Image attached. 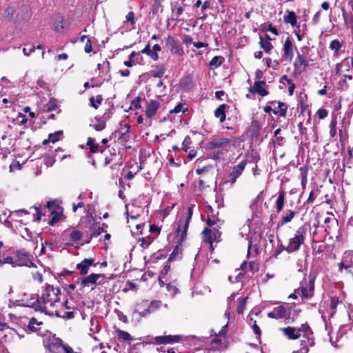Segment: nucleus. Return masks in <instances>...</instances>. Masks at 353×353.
<instances>
[{
  "instance_id": "f257e3e1",
  "label": "nucleus",
  "mask_w": 353,
  "mask_h": 353,
  "mask_svg": "<svg viewBox=\"0 0 353 353\" xmlns=\"http://www.w3.org/2000/svg\"><path fill=\"white\" fill-rule=\"evenodd\" d=\"M61 290L59 288H54L52 285H47L46 288L41 292V296L32 302V307L37 310L45 312L46 314L51 316L56 315L59 317L72 319L73 318V312H62L58 310V306L61 305L60 301Z\"/></svg>"
},
{
  "instance_id": "f03ea898",
  "label": "nucleus",
  "mask_w": 353,
  "mask_h": 353,
  "mask_svg": "<svg viewBox=\"0 0 353 353\" xmlns=\"http://www.w3.org/2000/svg\"><path fill=\"white\" fill-rule=\"evenodd\" d=\"M281 330L290 340L298 339L303 335L307 338V341L310 342V346H313L314 344V340L310 337L312 331L307 323L302 324L299 327H286L281 328Z\"/></svg>"
},
{
  "instance_id": "7ed1b4c3",
  "label": "nucleus",
  "mask_w": 353,
  "mask_h": 353,
  "mask_svg": "<svg viewBox=\"0 0 353 353\" xmlns=\"http://www.w3.org/2000/svg\"><path fill=\"white\" fill-rule=\"evenodd\" d=\"M306 232L307 227L305 225L299 228L294 236L289 239L288 245L286 247L282 245H281V249L285 250L288 252H293L299 250L300 246L304 243Z\"/></svg>"
},
{
  "instance_id": "20e7f679",
  "label": "nucleus",
  "mask_w": 353,
  "mask_h": 353,
  "mask_svg": "<svg viewBox=\"0 0 353 353\" xmlns=\"http://www.w3.org/2000/svg\"><path fill=\"white\" fill-rule=\"evenodd\" d=\"M105 282V276L103 274H91L83 278L80 286L81 288H91L94 289V286L97 285H103Z\"/></svg>"
},
{
  "instance_id": "39448f33",
  "label": "nucleus",
  "mask_w": 353,
  "mask_h": 353,
  "mask_svg": "<svg viewBox=\"0 0 353 353\" xmlns=\"http://www.w3.org/2000/svg\"><path fill=\"white\" fill-rule=\"evenodd\" d=\"M314 288V282L313 279H310L309 281V286H301L297 288L296 290V293L298 296H301L303 299L310 298L313 295V291Z\"/></svg>"
},
{
  "instance_id": "423d86ee",
  "label": "nucleus",
  "mask_w": 353,
  "mask_h": 353,
  "mask_svg": "<svg viewBox=\"0 0 353 353\" xmlns=\"http://www.w3.org/2000/svg\"><path fill=\"white\" fill-rule=\"evenodd\" d=\"M231 140L227 138H219L214 139L208 143V148L210 149H215L218 148H225L226 150H230Z\"/></svg>"
},
{
  "instance_id": "0eeeda50",
  "label": "nucleus",
  "mask_w": 353,
  "mask_h": 353,
  "mask_svg": "<svg viewBox=\"0 0 353 353\" xmlns=\"http://www.w3.org/2000/svg\"><path fill=\"white\" fill-rule=\"evenodd\" d=\"M246 164V161H243L240 163L232 168V172L229 175L230 181L232 183H234L236 181V179L241 174V173L245 169Z\"/></svg>"
},
{
  "instance_id": "6e6552de",
  "label": "nucleus",
  "mask_w": 353,
  "mask_h": 353,
  "mask_svg": "<svg viewBox=\"0 0 353 353\" xmlns=\"http://www.w3.org/2000/svg\"><path fill=\"white\" fill-rule=\"evenodd\" d=\"M181 339L180 335H168L156 336L154 339L157 344H168L172 343H177Z\"/></svg>"
},
{
  "instance_id": "1a4fd4ad",
  "label": "nucleus",
  "mask_w": 353,
  "mask_h": 353,
  "mask_svg": "<svg viewBox=\"0 0 353 353\" xmlns=\"http://www.w3.org/2000/svg\"><path fill=\"white\" fill-rule=\"evenodd\" d=\"M95 260L93 258L85 259L81 263L77 265V269L79 270V274L84 275L86 274L89 270L90 266L95 265Z\"/></svg>"
},
{
  "instance_id": "9d476101",
  "label": "nucleus",
  "mask_w": 353,
  "mask_h": 353,
  "mask_svg": "<svg viewBox=\"0 0 353 353\" xmlns=\"http://www.w3.org/2000/svg\"><path fill=\"white\" fill-rule=\"evenodd\" d=\"M226 347V339L224 336L220 335L211 340L210 347L212 350H220Z\"/></svg>"
},
{
  "instance_id": "9b49d317",
  "label": "nucleus",
  "mask_w": 353,
  "mask_h": 353,
  "mask_svg": "<svg viewBox=\"0 0 353 353\" xmlns=\"http://www.w3.org/2000/svg\"><path fill=\"white\" fill-rule=\"evenodd\" d=\"M287 316V310L284 306H279L268 313V316L272 319H283Z\"/></svg>"
},
{
  "instance_id": "f8f14e48",
  "label": "nucleus",
  "mask_w": 353,
  "mask_h": 353,
  "mask_svg": "<svg viewBox=\"0 0 353 353\" xmlns=\"http://www.w3.org/2000/svg\"><path fill=\"white\" fill-rule=\"evenodd\" d=\"M265 83V82L263 81H256L253 88H250L249 91L252 93H258L261 96L265 97L268 94V91L263 87Z\"/></svg>"
},
{
  "instance_id": "ddd939ff",
  "label": "nucleus",
  "mask_w": 353,
  "mask_h": 353,
  "mask_svg": "<svg viewBox=\"0 0 353 353\" xmlns=\"http://www.w3.org/2000/svg\"><path fill=\"white\" fill-rule=\"evenodd\" d=\"M216 230L205 228L202 232L203 241L210 245L212 248L213 241L216 239Z\"/></svg>"
},
{
  "instance_id": "4468645a",
  "label": "nucleus",
  "mask_w": 353,
  "mask_h": 353,
  "mask_svg": "<svg viewBox=\"0 0 353 353\" xmlns=\"http://www.w3.org/2000/svg\"><path fill=\"white\" fill-rule=\"evenodd\" d=\"M283 51L285 59L292 61L294 56V52L292 43L290 38H287L284 42Z\"/></svg>"
},
{
  "instance_id": "2eb2a0df",
  "label": "nucleus",
  "mask_w": 353,
  "mask_h": 353,
  "mask_svg": "<svg viewBox=\"0 0 353 353\" xmlns=\"http://www.w3.org/2000/svg\"><path fill=\"white\" fill-rule=\"evenodd\" d=\"M159 108V103L157 101H150L146 107L145 114L148 118L152 117Z\"/></svg>"
},
{
  "instance_id": "dca6fc26",
  "label": "nucleus",
  "mask_w": 353,
  "mask_h": 353,
  "mask_svg": "<svg viewBox=\"0 0 353 353\" xmlns=\"http://www.w3.org/2000/svg\"><path fill=\"white\" fill-rule=\"evenodd\" d=\"M223 224V221L220 219L216 216H212L211 218H209L207 221V225L209 227L213 228V230H216L218 232L219 228Z\"/></svg>"
},
{
  "instance_id": "f3484780",
  "label": "nucleus",
  "mask_w": 353,
  "mask_h": 353,
  "mask_svg": "<svg viewBox=\"0 0 353 353\" xmlns=\"http://www.w3.org/2000/svg\"><path fill=\"white\" fill-rule=\"evenodd\" d=\"M294 65L301 71H302L305 70V68L309 65V61L306 60L301 54L298 53L297 61L294 63Z\"/></svg>"
},
{
  "instance_id": "a211bd4d",
  "label": "nucleus",
  "mask_w": 353,
  "mask_h": 353,
  "mask_svg": "<svg viewBox=\"0 0 353 353\" xmlns=\"http://www.w3.org/2000/svg\"><path fill=\"white\" fill-rule=\"evenodd\" d=\"M192 207H189L188 208V216H187V219L185 220V223H184V225H183V230L181 234V241L182 242L186 237V234H187V230L188 228V225H189V223H190V220L192 218Z\"/></svg>"
},
{
  "instance_id": "6ab92c4d",
  "label": "nucleus",
  "mask_w": 353,
  "mask_h": 353,
  "mask_svg": "<svg viewBox=\"0 0 353 353\" xmlns=\"http://www.w3.org/2000/svg\"><path fill=\"white\" fill-rule=\"evenodd\" d=\"M283 20L285 23H290L292 26H295L297 23V19L295 13L292 11L288 12L283 16Z\"/></svg>"
},
{
  "instance_id": "aec40b11",
  "label": "nucleus",
  "mask_w": 353,
  "mask_h": 353,
  "mask_svg": "<svg viewBox=\"0 0 353 353\" xmlns=\"http://www.w3.org/2000/svg\"><path fill=\"white\" fill-rule=\"evenodd\" d=\"M226 108V105L222 104L220 105L214 111V115L216 118L220 119V121L222 123L225 120V109Z\"/></svg>"
},
{
  "instance_id": "412c9836",
  "label": "nucleus",
  "mask_w": 353,
  "mask_h": 353,
  "mask_svg": "<svg viewBox=\"0 0 353 353\" xmlns=\"http://www.w3.org/2000/svg\"><path fill=\"white\" fill-rule=\"evenodd\" d=\"M41 325V321H38L35 317H32L29 321L28 327L31 331L37 332L40 329L39 326Z\"/></svg>"
},
{
  "instance_id": "4be33fe9",
  "label": "nucleus",
  "mask_w": 353,
  "mask_h": 353,
  "mask_svg": "<svg viewBox=\"0 0 353 353\" xmlns=\"http://www.w3.org/2000/svg\"><path fill=\"white\" fill-rule=\"evenodd\" d=\"M285 192L283 190H280L276 199V210L278 212L281 211L284 206Z\"/></svg>"
},
{
  "instance_id": "5701e85b",
  "label": "nucleus",
  "mask_w": 353,
  "mask_h": 353,
  "mask_svg": "<svg viewBox=\"0 0 353 353\" xmlns=\"http://www.w3.org/2000/svg\"><path fill=\"white\" fill-rule=\"evenodd\" d=\"M90 125L94 128L97 131H101L105 128V123L103 121H101L96 117L94 120L92 121V123Z\"/></svg>"
},
{
  "instance_id": "b1692460",
  "label": "nucleus",
  "mask_w": 353,
  "mask_h": 353,
  "mask_svg": "<svg viewBox=\"0 0 353 353\" xmlns=\"http://www.w3.org/2000/svg\"><path fill=\"white\" fill-rule=\"evenodd\" d=\"M261 48H262L264 51L267 53H270V52L272 50L273 46L270 41H269L267 39H263V37H260V42H259Z\"/></svg>"
},
{
  "instance_id": "393cba45",
  "label": "nucleus",
  "mask_w": 353,
  "mask_h": 353,
  "mask_svg": "<svg viewBox=\"0 0 353 353\" xmlns=\"http://www.w3.org/2000/svg\"><path fill=\"white\" fill-rule=\"evenodd\" d=\"M61 134H62L61 131H58V132H57L55 133H52V134H49L48 139H45L43 141V145H46L50 141H51L52 143H55L56 141H57L59 140V136Z\"/></svg>"
},
{
  "instance_id": "a878e982",
  "label": "nucleus",
  "mask_w": 353,
  "mask_h": 353,
  "mask_svg": "<svg viewBox=\"0 0 353 353\" xmlns=\"http://www.w3.org/2000/svg\"><path fill=\"white\" fill-rule=\"evenodd\" d=\"M103 98L101 95H97L96 97H91L90 98V103L92 107L97 109L99 105L101 103Z\"/></svg>"
},
{
  "instance_id": "bb28decb",
  "label": "nucleus",
  "mask_w": 353,
  "mask_h": 353,
  "mask_svg": "<svg viewBox=\"0 0 353 353\" xmlns=\"http://www.w3.org/2000/svg\"><path fill=\"white\" fill-rule=\"evenodd\" d=\"M141 52L149 55L153 60L156 61L159 58L157 52H153L149 45H147L142 50Z\"/></svg>"
},
{
  "instance_id": "cd10ccee",
  "label": "nucleus",
  "mask_w": 353,
  "mask_h": 353,
  "mask_svg": "<svg viewBox=\"0 0 353 353\" xmlns=\"http://www.w3.org/2000/svg\"><path fill=\"white\" fill-rule=\"evenodd\" d=\"M299 171L301 172V186L303 189H305L307 180V169L305 167H301L299 168Z\"/></svg>"
},
{
  "instance_id": "c85d7f7f",
  "label": "nucleus",
  "mask_w": 353,
  "mask_h": 353,
  "mask_svg": "<svg viewBox=\"0 0 353 353\" xmlns=\"http://www.w3.org/2000/svg\"><path fill=\"white\" fill-rule=\"evenodd\" d=\"M92 236L94 237L98 236L104 231L103 226H101L99 223H94L92 225Z\"/></svg>"
},
{
  "instance_id": "c756f323",
  "label": "nucleus",
  "mask_w": 353,
  "mask_h": 353,
  "mask_svg": "<svg viewBox=\"0 0 353 353\" xmlns=\"http://www.w3.org/2000/svg\"><path fill=\"white\" fill-rule=\"evenodd\" d=\"M165 68L163 66H157L151 71L152 76L154 77H161L165 73Z\"/></svg>"
},
{
  "instance_id": "7c9ffc66",
  "label": "nucleus",
  "mask_w": 353,
  "mask_h": 353,
  "mask_svg": "<svg viewBox=\"0 0 353 353\" xmlns=\"http://www.w3.org/2000/svg\"><path fill=\"white\" fill-rule=\"evenodd\" d=\"M246 300L247 297L238 299L239 305L236 310L239 314H242L243 312L246 305Z\"/></svg>"
},
{
  "instance_id": "2f4dec72",
  "label": "nucleus",
  "mask_w": 353,
  "mask_h": 353,
  "mask_svg": "<svg viewBox=\"0 0 353 353\" xmlns=\"http://www.w3.org/2000/svg\"><path fill=\"white\" fill-rule=\"evenodd\" d=\"M87 145L89 146L92 152H97L98 150V144L94 143V139L89 137L87 141Z\"/></svg>"
},
{
  "instance_id": "473e14b6",
  "label": "nucleus",
  "mask_w": 353,
  "mask_h": 353,
  "mask_svg": "<svg viewBox=\"0 0 353 353\" xmlns=\"http://www.w3.org/2000/svg\"><path fill=\"white\" fill-rule=\"evenodd\" d=\"M223 60V59L221 57L216 56L213 57L212 60L210 61V65L219 67L222 64Z\"/></svg>"
},
{
  "instance_id": "72a5a7b5",
  "label": "nucleus",
  "mask_w": 353,
  "mask_h": 353,
  "mask_svg": "<svg viewBox=\"0 0 353 353\" xmlns=\"http://www.w3.org/2000/svg\"><path fill=\"white\" fill-rule=\"evenodd\" d=\"M295 212L292 210H289L286 215L283 216L282 218L283 223H288L290 222L292 219L294 217Z\"/></svg>"
},
{
  "instance_id": "f704fd0d",
  "label": "nucleus",
  "mask_w": 353,
  "mask_h": 353,
  "mask_svg": "<svg viewBox=\"0 0 353 353\" xmlns=\"http://www.w3.org/2000/svg\"><path fill=\"white\" fill-rule=\"evenodd\" d=\"M307 343H309L310 345V342H308L307 341V340H302L301 341V347L299 350V353H308L309 352V347L307 346Z\"/></svg>"
},
{
  "instance_id": "c9c22d12",
  "label": "nucleus",
  "mask_w": 353,
  "mask_h": 353,
  "mask_svg": "<svg viewBox=\"0 0 353 353\" xmlns=\"http://www.w3.org/2000/svg\"><path fill=\"white\" fill-rule=\"evenodd\" d=\"M352 79V77L351 75H344V78L342 81L339 83V89L345 90L347 88L346 83L348 81H351Z\"/></svg>"
},
{
  "instance_id": "e433bc0d",
  "label": "nucleus",
  "mask_w": 353,
  "mask_h": 353,
  "mask_svg": "<svg viewBox=\"0 0 353 353\" xmlns=\"http://www.w3.org/2000/svg\"><path fill=\"white\" fill-rule=\"evenodd\" d=\"M341 46L342 45L338 39L333 40L330 44V48L335 52H338Z\"/></svg>"
},
{
  "instance_id": "4c0bfd02",
  "label": "nucleus",
  "mask_w": 353,
  "mask_h": 353,
  "mask_svg": "<svg viewBox=\"0 0 353 353\" xmlns=\"http://www.w3.org/2000/svg\"><path fill=\"white\" fill-rule=\"evenodd\" d=\"M82 235L81 232L78 230H73L70 233V239L73 241H79L81 238Z\"/></svg>"
},
{
  "instance_id": "58836bf2",
  "label": "nucleus",
  "mask_w": 353,
  "mask_h": 353,
  "mask_svg": "<svg viewBox=\"0 0 353 353\" xmlns=\"http://www.w3.org/2000/svg\"><path fill=\"white\" fill-rule=\"evenodd\" d=\"M184 105L183 103L177 104L174 109L170 110V113H179L181 112H185L187 110V108H183Z\"/></svg>"
},
{
  "instance_id": "ea45409f",
  "label": "nucleus",
  "mask_w": 353,
  "mask_h": 353,
  "mask_svg": "<svg viewBox=\"0 0 353 353\" xmlns=\"http://www.w3.org/2000/svg\"><path fill=\"white\" fill-rule=\"evenodd\" d=\"M191 139L189 136H187L185 137V138L184 139L183 141V143H182V147H183V149L186 152H188V150L190 149V145L191 144Z\"/></svg>"
},
{
  "instance_id": "a19ab883",
  "label": "nucleus",
  "mask_w": 353,
  "mask_h": 353,
  "mask_svg": "<svg viewBox=\"0 0 353 353\" xmlns=\"http://www.w3.org/2000/svg\"><path fill=\"white\" fill-rule=\"evenodd\" d=\"M14 14V9L12 7H8L4 12V17L8 19H11Z\"/></svg>"
},
{
  "instance_id": "79ce46f5",
  "label": "nucleus",
  "mask_w": 353,
  "mask_h": 353,
  "mask_svg": "<svg viewBox=\"0 0 353 353\" xmlns=\"http://www.w3.org/2000/svg\"><path fill=\"white\" fill-rule=\"evenodd\" d=\"M44 161H45V164L48 167H50L54 163L55 159H54L53 157L47 155L44 159Z\"/></svg>"
},
{
  "instance_id": "37998d69",
  "label": "nucleus",
  "mask_w": 353,
  "mask_h": 353,
  "mask_svg": "<svg viewBox=\"0 0 353 353\" xmlns=\"http://www.w3.org/2000/svg\"><path fill=\"white\" fill-rule=\"evenodd\" d=\"M68 303L67 301H64L63 303L61 302V304H62V305L58 306V310H61L63 313V312H68V311H65V310H70V307L68 306Z\"/></svg>"
},
{
  "instance_id": "c03bdc74",
  "label": "nucleus",
  "mask_w": 353,
  "mask_h": 353,
  "mask_svg": "<svg viewBox=\"0 0 353 353\" xmlns=\"http://www.w3.org/2000/svg\"><path fill=\"white\" fill-rule=\"evenodd\" d=\"M32 278L35 281L41 283L43 281V276L41 273L35 272L32 273Z\"/></svg>"
},
{
  "instance_id": "a18cd8bd",
  "label": "nucleus",
  "mask_w": 353,
  "mask_h": 353,
  "mask_svg": "<svg viewBox=\"0 0 353 353\" xmlns=\"http://www.w3.org/2000/svg\"><path fill=\"white\" fill-rule=\"evenodd\" d=\"M336 121L335 120H332L330 124V134L332 137H334L336 134Z\"/></svg>"
},
{
  "instance_id": "49530a36",
  "label": "nucleus",
  "mask_w": 353,
  "mask_h": 353,
  "mask_svg": "<svg viewBox=\"0 0 353 353\" xmlns=\"http://www.w3.org/2000/svg\"><path fill=\"white\" fill-rule=\"evenodd\" d=\"M317 115L320 119H323L327 116V112L325 109H319Z\"/></svg>"
},
{
  "instance_id": "de8ad7c7",
  "label": "nucleus",
  "mask_w": 353,
  "mask_h": 353,
  "mask_svg": "<svg viewBox=\"0 0 353 353\" xmlns=\"http://www.w3.org/2000/svg\"><path fill=\"white\" fill-rule=\"evenodd\" d=\"M161 302L159 301H153L150 305V310H156L160 307Z\"/></svg>"
},
{
  "instance_id": "09e8293b",
  "label": "nucleus",
  "mask_w": 353,
  "mask_h": 353,
  "mask_svg": "<svg viewBox=\"0 0 353 353\" xmlns=\"http://www.w3.org/2000/svg\"><path fill=\"white\" fill-rule=\"evenodd\" d=\"M119 336L126 341L132 339L131 335L128 332L124 331L119 332Z\"/></svg>"
},
{
  "instance_id": "8fccbe9b",
  "label": "nucleus",
  "mask_w": 353,
  "mask_h": 353,
  "mask_svg": "<svg viewBox=\"0 0 353 353\" xmlns=\"http://www.w3.org/2000/svg\"><path fill=\"white\" fill-rule=\"evenodd\" d=\"M279 106L280 108V110H279L280 116L285 117L286 116V108H283L285 105L282 103H279Z\"/></svg>"
},
{
  "instance_id": "3c124183",
  "label": "nucleus",
  "mask_w": 353,
  "mask_h": 353,
  "mask_svg": "<svg viewBox=\"0 0 353 353\" xmlns=\"http://www.w3.org/2000/svg\"><path fill=\"white\" fill-rule=\"evenodd\" d=\"M84 50H85V52L87 53H90V52H92V48L91 41L90 39L87 40Z\"/></svg>"
},
{
  "instance_id": "603ef678",
  "label": "nucleus",
  "mask_w": 353,
  "mask_h": 353,
  "mask_svg": "<svg viewBox=\"0 0 353 353\" xmlns=\"http://www.w3.org/2000/svg\"><path fill=\"white\" fill-rule=\"evenodd\" d=\"M126 20L130 21L132 25L134 24V13L132 12H130L127 14Z\"/></svg>"
},
{
  "instance_id": "864d4df0",
  "label": "nucleus",
  "mask_w": 353,
  "mask_h": 353,
  "mask_svg": "<svg viewBox=\"0 0 353 353\" xmlns=\"http://www.w3.org/2000/svg\"><path fill=\"white\" fill-rule=\"evenodd\" d=\"M134 312L139 314L141 316H145L146 315L150 313V310L145 309L143 311L140 312L139 311V309L137 308Z\"/></svg>"
},
{
  "instance_id": "5fc2aeb1",
  "label": "nucleus",
  "mask_w": 353,
  "mask_h": 353,
  "mask_svg": "<svg viewBox=\"0 0 353 353\" xmlns=\"http://www.w3.org/2000/svg\"><path fill=\"white\" fill-rule=\"evenodd\" d=\"M18 119H20L19 123L22 125L26 123V122H27V119H26V116L24 114H23L22 113H19Z\"/></svg>"
},
{
  "instance_id": "6e6d98bb",
  "label": "nucleus",
  "mask_w": 353,
  "mask_h": 353,
  "mask_svg": "<svg viewBox=\"0 0 353 353\" xmlns=\"http://www.w3.org/2000/svg\"><path fill=\"white\" fill-rule=\"evenodd\" d=\"M192 44L196 48H204V47H207L208 46V43H207L199 42H199H194V43H192Z\"/></svg>"
},
{
  "instance_id": "4d7b16f0",
  "label": "nucleus",
  "mask_w": 353,
  "mask_h": 353,
  "mask_svg": "<svg viewBox=\"0 0 353 353\" xmlns=\"http://www.w3.org/2000/svg\"><path fill=\"white\" fill-rule=\"evenodd\" d=\"M252 329H253V331L254 332V333L256 334H257L258 336H260L261 335V330H260V328L259 327L256 325V323H254V325H252Z\"/></svg>"
},
{
  "instance_id": "13d9d810",
  "label": "nucleus",
  "mask_w": 353,
  "mask_h": 353,
  "mask_svg": "<svg viewBox=\"0 0 353 353\" xmlns=\"http://www.w3.org/2000/svg\"><path fill=\"white\" fill-rule=\"evenodd\" d=\"M167 288H168V291H171L174 294H176L178 292V289L174 285L169 284V285H168Z\"/></svg>"
},
{
  "instance_id": "bf43d9fd",
  "label": "nucleus",
  "mask_w": 353,
  "mask_h": 353,
  "mask_svg": "<svg viewBox=\"0 0 353 353\" xmlns=\"http://www.w3.org/2000/svg\"><path fill=\"white\" fill-rule=\"evenodd\" d=\"M84 206V203L83 202H79L77 204H74L72 207V211L74 212H77V209L79 208H82Z\"/></svg>"
},
{
  "instance_id": "052dcab7",
  "label": "nucleus",
  "mask_w": 353,
  "mask_h": 353,
  "mask_svg": "<svg viewBox=\"0 0 353 353\" xmlns=\"http://www.w3.org/2000/svg\"><path fill=\"white\" fill-rule=\"evenodd\" d=\"M268 31H270L271 32H272L275 35H277L278 34V31L276 30V28L274 26H272V24H270L268 26V28L267 29Z\"/></svg>"
},
{
  "instance_id": "680f3d73",
  "label": "nucleus",
  "mask_w": 353,
  "mask_h": 353,
  "mask_svg": "<svg viewBox=\"0 0 353 353\" xmlns=\"http://www.w3.org/2000/svg\"><path fill=\"white\" fill-rule=\"evenodd\" d=\"M34 50V48H30L29 50H28L27 48H23V53L27 56H29Z\"/></svg>"
},
{
  "instance_id": "e2e57ef3",
  "label": "nucleus",
  "mask_w": 353,
  "mask_h": 353,
  "mask_svg": "<svg viewBox=\"0 0 353 353\" xmlns=\"http://www.w3.org/2000/svg\"><path fill=\"white\" fill-rule=\"evenodd\" d=\"M59 219V214H56V215H54L52 216V218L51 219V220L49 221V224L50 225H53L54 223H55L57 220Z\"/></svg>"
},
{
  "instance_id": "0e129e2a",
  "label": "nucleus",
  "mask_w": 353,
  "mask_h": 353,
  "mask_svg": "<svg viewBox=\"0 0 353 353\" xmlns=\"http://www.w3.org/2000/svg\"><path fill=\"white\" fill-rule=\"evenodd\" d=\"M196 155V152L194 150H190L188 151V157L190 159H194Z\"/></svg>"
},
{
  "instance_id": "69168bd1",
  "label": "nucleus",
  "mask_w": 353,
  "mask_h": 353,
  "mask_svg": "<svg viewBox=\"0 0 353 353\" xmlns=\"http://www.w3.org/2000/svg\"><path fill=\"white\" fill-rule=\"evenodd\" d=\"M21 214H28V212L25 210H17V211H15L13 214H12V216H20Z\"/></svg>"
},
{
  "instance_id": "338daca9",
  "label": "nucleus",
  "mask_w": 353,
  "mask_h": 353,
  "mask_svg": "<svg viewBox=\"0 0 353 353\" xmlns=\"http://www.w3.org/2000/svg\"><path fill=\"white\" fill-rule=\"evenodd\" d=\"M68 56L65 53H63L61 54H59L57 57L58 60H66L68 59Z\"/></svg>"
},
{
  "instance_id": "774afa93",
  "label": "nucleus",
  "mask_w": 353,
  "mask_h": 353,
  "mask_svg": "<svg viewBox=\"0 0 353 353\" xmlns=\"http://www.w3.org/2000/svg\"><path fill=\"white\" fill-rule=\"evenodd\" d=\"M255 59H260L263 57V52L262 51H257L254 54Z\"/></svg>"
}]
</instances>
